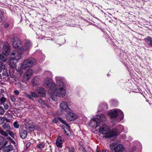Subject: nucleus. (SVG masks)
Wrapping results in <instances>:
<instances>
[{"instance_id": "nucleus-1", "label": "nucleus", "mask_w": 152, "mask_h": 152, "mask_svg": "<svg viewBox=\"0 0 152 152\" xmlns=\"http://www.w3.org/2000/svg\"><path fill=\"white\" fill-rule=\"evenodd\" d=\"M98 128V131L99 133L103 134L104 137L107 138L110 137L117 135L118 132L117 130L114 129L111 131L109 130V127L105 124H102Z\"/></svg>"}, {"instance_id": "nucleus-2", "label": "nucleus", "mask_w": 152, "mask_h": 152, "mask_svg": "<svg viewBox=\"0 0 152 152\" xmlns=\"http://www.w3.org/2000/svg\"><path fill=\"white\" fill-rule=\"evenodd\" d=\"M52 99L54 101H56L57 97L63 98L66 94V91L64 87V84L61 83L59 85L56 86L54 90L51 92Z\"/></svg>"}, {"instance_id": "nucleus-3", "label": "nucleus", "mask_w": 152, "mask_h": 152, "mask_svg": "<svg viewBox=\"0 0 152 152\" xmlns=\"http://www.w3.org/2000/svg\"><path fill=\"white\" fill-rule=\"evenodd\" d=\"M106 118L103 114L97 115L96 118H93L90 122L89 125L92 127H95L96 131H98V128L100 125L99 121L104 122L106 121Z\"/></svg>"}, {"instance_id": "nucleus-4", "label": "nucleus", "mask_w": 152, "mask_h": 152, "mask_svg": "<svg viewBox=\"0 0 152 152\" xmlns=\"http://www.w3.org/2000/svg\"><path fill=\"white\" fill-rule=\"evenodd\" d=\"M16 70L20 74L21 81L25 83H26L28 81L31 77L34 72L32 70L29 69L26 71L23 75H22L21 74L23 73V71L21 68H18Z\"/></svg>"}, {"instance_id": "nucleus-5", "label": "nucleus", "mask_w": 152, "mask_h": 152, "mask_svg": "<svg viewBox=\"0 0 152 152\" xmlns=\"http://www.w3.org/2000/svg\"><path fill=\"white\" fill-rule=\"evenodd\" d=\"M36 64V62L34 59L32 58H29L23 61L21 67L23 69H27L32 67Z\"/></svg>"}, {"instance_id": "nucleus-6", "label": "nucleus", "mask_w": 152, "mask_h": 152, "mask_svg": "<svg viewBox=\"0 0 152 152\" xmlns=\"http://www.w3.org/2000/svg\"><path fill=\"white\" fill-rule=\"evenodd\" d=\"M109 114L111 118H115L117 117L118 115H120V121L122 120L124 117L123 113L119 109L112 110L109 113Z\"/></svg>"}, {"instance_id": "nucleus-7", "label": "nucleus", "mask_w": 152, "mask_h": 152, "mask_svg": "<svg viewBox=\"0 0 152 152\" xmlns=\"http://www.w3.org/2000/svg\"><path fill=\"white\" fill-rule=\"evenodd\" d=\"M12 45L15 48L20 50L21 49L22 46V42L18 37H14L12 39Z\"/></svg>"}, {"instance_id": "nucleus-8", "label": "nucleus", "mask_w": 152, "mask_h": 152, "mask_svg": "<svg viewBox=\"0 0 152 152\" xmlns=\"http://www.w3.org/2000/svg\"><path fill=\"white\" fill-rule=\"evenodd\" d=\"M60 108L61 111L64 112L65 114L71 111V109L69 107L67 103L64 101H62L60 103Z\"/></svg>"}, {"instance_id": "nucleus-9", "label": "nucleus", "mask_w": 152, "mask_h": 152, "mask_svg": "<svg viewBox=\"0 0 152 152\" xmlns=\"http://www.w3.org/2000/svg\"><path fill=\"white\" fill-rule=\"evenodd\" d=\"M67 120L69 121H74L78 118V116L75 113L71 112V111L65 114Z\"/></svg>"}, {"instance_id": "nucleus-10", "label": "nucleus", "mask_w": 152, "mask_h": 152, "mask_svg": "<svg viewBox=\"0 0 152 152\" xmlns=\"http://www.w3.org/2000/svg\"><path fill=\"white\" fill-rule=\"evenodd\" d=\"M21 53L15 50L12 51L10 55V58H12L17 61L20 60L21 58Z\"/></svg>"}, {"instance_id": "nucleus-11", "label": "nucleus", "mask_w": 152, "mask_h": 152, "mask_svg": "<svg viewBox=\"0 0 152 152\" xmlns=\"http://www.w3.org/2000/svg\"><path fill=\"white\" fill-rule=\"evenodd\" d=\"M43 85L45 87L51 89L53 86L54 85L52 80L48 78H46L44 79Z\"/></svg>"}, {"instance_id": "nucleus-12", "label": "nucleus", "mask_w": 152, "mask_h": 152, "mask_svg": "<svg viewBox=\"0 0 152 152\" xmlns=\"http://www.w3.org/2000/svg\"><path fill=\"white\" fill-rule=\"evenodd\" d=\"M32 46V43L29 40H27L24 43L23 45L21 47V51H26L30 49Z\"/></svg>"}, {"instance_id": "nucleus-13", "label": "nucleus", "mask_w": 152, "mask_h": 152, "mask_svg": "<svg viewBox=\"0 0 152 152\" xmlns=\"http://www.w3.org/2000/svg\"><path fill=\"white\" fill-rule=\"evenodd\" d=\"M2 49V54L8 56L10 52L9 44L8 43H5L3 46Z\"/></svg>"}, {"instance_id": "nucleus-14", "label": "nucleus", "mask_w": 152, "mask_h": 152, "mask_svg": "<svg viewBox=\"0 0 152 152\" xmlns=\"http://www.w3.org/2000/svg\"><path fill=\"white\" fill-rule=\"evenodd\" d=\"M125 149L123 145L119 144L114 147L113 150L115 152H123Z\"/></svg>"}, {"instance_id": "nucleus-15", "label": "nucleus", "mask_w": 152, "mask_h": 152, "mask_svg": "<svg viewBox=\"0 0 152 152\" xmlns=\"http://www.w3.org/2000/svg\"><path fill=\"white\" fill-rule=\"evenodd\" d=\"M24 94L26 97L30 99L33 100V97L37 98L38 97L37 95L35 92H31V95L24 92Z\"/></svg>"}, {"instance_id": "nucleus-16", "label": "nucleus", "mask_w": 152, "mask_h": 152, "mask_svg": "<svg viewBox=\"0 0 152 152\" xmlns=\"http://www.w3.org/2000/svg\"><path fill=\"white\" fill-rule=\"evenodd\" d=\"M35 91L40 96H45V90L43 88H38L35 90Z\"/></svg>"}, {"instance_id": "nucleus-17", "label": "nucleus", "mask_w": 152, "mask_h": 152, "mask_svg": "<svg viewBox=\"0 0 152 152\" xmlns=\"http://www.w3.org/2000/svg\"><path fill=\"white\" fill-rule=\"evenodd\" d=\"M98 108V112H99L102 110L107 109V106L106 103H103L99 104Z\"/></svg>"}, {"instance_id": "nucleus-18", "label": "nucleus", "mask_w": 152, "mask_h": 152, "mask_svg": "<svg viewBox=\"0 0 152 152\" xmlns=\"http://www.w3.org/2000/svg\"><path fill=\"white\" fill-rule=\"evenodd\" d=\"M15 60L10 58L9 60V65L13 69L16 67V62H15Z\"/></svg>"}, {"instance_id": "nucleus-19", "label": "nucleus", "mask_w": 152, "mask_h": 152, "mask_svg": "<svg viewBox=\"0 0 152 152\" xmlns=\"http://www.w3.org/2000/svg\"><path fill=\"white\" fill-rule=\"evenodd\" d=\"M27 131L23 129H21L20 131V135L22 138H25L27 136Z\"/></svg>"}, {"instance_id": "nucleus-20", "label": "nucleus", "mask_w": 152, "mask_h": 152, "mask_svg": "<svg viewBox=\"0 0 152 152\" xmlns=\"http://www.w3.org/2000/svg\"><path fill=\"white\" fill-rule=\"evenodd\" d=\"M55 79L57 83L56 86H57L58 85H60V84H61V83H63V80H64V79L63 77H56Z\"/></svg>"}, {"instance_id": "nucleus-21", "label": "nucleus", "mask_w": 152, "mask_h": 152, "mask_svg": "<svg viewBox=\"0 0 152 152\" xmlns=\"http://www.w3.org/2000/svg\"><path fill=\"white\" fill-rule=\"evenodd\" d=\"M56 143L58 147H61L62 144L61 139L60 137H58L56 142Z\"/></svg>"}, {"instance_id": "nucleus-22", "label": "nucleus", "mask_w": 152, "mask_h": 152, "mask_svg": "<svg viewBox=\"0 0 152 152\" xmlns=\"http://www.w3.org/2000/svg\"><path fill=\"white\" fill-rule=\"evenodd\" d=\"M146 43L149 44L151 46H152V38L150 37H148L144 39Z\"/></svg>"}, {"instance_id": "nucleus-23", "label": "nucleus", "mask_w": 152, "mask_h": 152, "mask_svg": "<svg viewBox=\"0 0 152 152\" xmlns=\"http://www.w3.org/2000/svg\"><path fill=\"white\" fill-rule=\"evenodd\" d=\"M13 149L12 146L9 145L4 147V152H9Z\"/></svg>"}, {"instance_id": "nucleus-24", "label": "nucleus", "mask_w": 152, "mask_h": 152, "mask_svg": "<svg viewBox=\"0 0 152 152\" xmlns=\"http://www.w3.org/2000/svg\"><path fill=\"white\" fill-rule=\"evenodd\" d=\"M0 60H1V62H4L7 60V56L6 55H4V54L2 55L0 54Z\"/></svg>"}, {"instance_id": "nucleus-25", "label": "nucleus", "mask_w": 152, "mask_h": 152, "mask_svg": "<svg viewBox=\"0 0 152 152\" xmlns=\"http://www.w3.org/2000/svg\"><path fill=\"white\" fill-rule=\"evenodd\" d=\"M2 126L4 129L6 130L7 131V130H9L10 129V126L7 123L4 124Z\"/></svg>"}, {"instance_id": "nucleus-26", "label": "nucleus", "mask_w": 152, "mask_h": 152, "mask_svg": "<svg viewBox=\"0 0 152 152\" xmlns=\"http://www.w3.org/2000/svg\"><path fill=\"white\" fill-rule=\"evenodd\" d=\"M45 145V143L44 142H42L41 143L37 144L36 146V147L37 148L41 149L44 148Z\"/></svg>"}, {"instance_id": "nucleus-27", "label": "nucleus", "mask_w": 152, "mask_h": 152, "mask_svg": "<svg viewBox=\"0 0 152 152\" xmlns=\"http://www.w3.org/2000/svg\"><path fill=\"white\" fill-rule=\"evenodd\" d=\"M66 149V150H68L69 152H75V150L72 147H67Z\"/></svg>"}, {"instance_id": "nucleus-28", "label": "nucleus", "mask_w": 152, "mask_h": 152, "mask_svg": "<svg viewBox=\"0 0 152 152\" xmlns=\"http://www.w3.org/2000/svg\"><path fill=\"white\" fill-rule=\"evenodd\" d=\"M2 69H5V66L2 62L0 63V72H1Z\"/></svg>"}, {"instance_id": "nucleus-29", "label": "nucleus", "mask_w": 152, "mask_h": 152, "mask_svg": "<svg viewBox=\"0 0 152 152\" xmlns=\"http://www.w3.org/2000/svg\"><path fill=\"white\" fill-rule=\"evenodd\" d=\"M7 100V99L4 98V97H1L0 99V104H4V102H5Z\"/></svg>"}, {"instance_id": "nucleus-30", "label": "nucleus", "mask_w": 152, "mask_h": 152, "mask_svg": "<svg viewBox=\"0 0 152 152\" xmlns=\"http://www.w3.org/2000/svg\"><path fill=\"white\" fill-rule=\"evenodd\" d=\"M58 119L59 120V121H60L61 122L64 124L66 125V126L68 127V125L66 124V121L65 120L62 119V118L60 117H58Z\"/></svg>"}, {"instance_id": "nucleus-31", "label": "nucleus", "mask_w": 152, "mask_h": 152, "mask_svg": "<svg viewBox=\"0 0 152 152\" xmlns=\"http://www.w3.org/2000/svg\"><path fill=\"white\" fill-rule=\"evenodd\" d=\"M0 133L1 134L4 135L5 137L7 136L8 135V134L5 132L2 129H0Z\"/></svg>"}, {"instance_id": "nucleus-32", "label": "nucleus", "mask_w": 152, "mask_h": 152, "mask_svg": "<svg viewBox=\"0 0 152 152\" xmlns=\"http://www.w3.org/2000/svg\"><path fill=\"white\" fill-rule=\"evenodd\" d=\"M5 112V110L4 108L1 107L0 106V114L1 115H4Z\"/></svg>"}, {"instance_id": "nucleus-33", "label": "nucleus", "mask_w": 152, "mask_h": 152, "mask_svg": "<svg viewBox=\"0 0 152 152\" xmlns=\"http://www.w3.org/2000/svg\"><path fill=\"white\" fill-rule=\"evenodd\" d=\"M9 134L12 138H14L15 137V135L13 132L10 130H7Z\"/></svg>"}, {"instance_id": "nucleus-34", "label": "nucleus", "mask_w": 152, "mask_h": 152, "mask_svg": "<svg viewBox=\"0 0 152 152\" xmlns=\"http://www.w3.org/2000/svg\"><path fill=\"white\" fill-rule=\"evenodd\" d=\"M7 139L8 140H9V141H10V142L14 144L15 143V142L14 140L10 137H7Z\"/></svg>"}, {"instance_id": "nucleus-35", "label": "nucleus", "mask_w": 152, "mask_h": 152, "mask_svg": "<svg viewBox=\"0 0 152 152\" xmlns=\"http://www.w3.org/2000/svg\"><path fill=\"white\" fill-rule=\"evenodd\" d=\"M13 125L14 127L16 128H18L19 127V125L17 122H15L14 123Z\"/></svg>"}, {"instance_id": "nucleus-36", "label": "nucleus", "mask_w": 152, "mask_h": 152, "mask_svg": "<svg viewBox=\"0 0 152 152\" xmlns=\"http://www.w3.org/2000/svg\"><path fill=\"white\" fill-rule=\"evenodd\" d=\"M4 119L2 117H0V125L4 123Z\"/></svg>"}, {"instance_id": "nucleus-37", "label": "nucleus", "mask_w": 152, "mask_h": 152, "mask_svg": "<svg viewBox=\"0 0 152 152\" xmlns=\"http://www.w3.org/2000/svg\"><path fill=\"white\" fill-rule=\"evenodd\" d=\"M5 110H7L9 108V105L6 103L3 104Z\"/></svg>"}, {"instance_id": "nucleus-38", "label": "nucleus", "mask_w": 152, "mask_h": 152, "mask_svg": "<svg viewBox=\"0 0 152 152\" xmlns=\"http://www.w3.org/2000/svg\"><path fill=\"white\" fill-rule=\"evenodd\" d=\"M38 102L41 104H44L45 103L41 99H39L38 100Z\"/></svg>"}, {"instance_id": "nucleus-39", "label": "nucleus", "mask_w": 152, "mask_h": 152, "mask_svg": "<svg viewBox=\"0 0 152 152\" xmlns=\"http://www.w3.org/2000/svg\"><path fill=\"white\" fill-rule=\"evenodd\" d=\"M15 84L16 86L18 87H20L22 86V84L20 82L15 83Z\"/></svg>"}, {"instance_id": "nucleus-40", "label": "nucleus", "mask_w": 152, "mask_h": 152, "mask_svg": "<svg viewBox=\"0 0 152 152\" xmlns=\"http://www.w3.org/2000/svg\"><path fill=\"white\" fill-rule=\"evenodd\" d=\"M2 18H3L2 13L1 12H0V23L2 21Z\"/></svg>"}, {"instance_id": "nucleus-41", "label": "nucleus", "mask_w": 152, "mask_h": 152, "mask_svg": "<svg viewBox=\"0 0 152 152\" xmlns=\"http://www.w3.org/2000/svg\"><path fill=\"white\" fill-rule=\"evenodd\" d=\"M10 99L13 102H15L16 100L15 98H14V96H11V97Z\"/></svg>"}, {"instance_id": "nucleus-42", "label": "nucleus", "mask_w": 152, "mask_h": 152, "mask_svg": "<svg viewBox=\"0 0 152 152\" xmlns=\"http://www.w3.org/2000/svg\"><path fill=\"white\" fill-rule=\"evenodd\" d=\"M58 121V118H56L53 120V122L54 123H57Z\"/></svg>"}, {"instance_id": "nucleus-43", "label": "nucleus", "mask_w": 152, "mask_h": 152, "mask_svg": "<svg viewBox=\"0 0 152 152\" xmlns=\"http://www.w3.org/2000/svg\"><path fill=\"white\" fill-rule=\"evenodd\" d=\"M31 144V143L30 142H28V143H27L26 145V147L27 149L30 146Z\"/></svg>"}, {"instance_id": "nucleus-44", "label": "nucleus", "mask_w": 152, "mask_h": 152, "mask_svg": "<svg viewBox=\"0 0 152 152\" xmlns=\"http://www.w3.org/2000/svg\"><path fill=\"white\" fill-rule=\"evenodd\" d=\"M19 91L17 90L15 91H14V94L16 95H18L19 94Z\"/></svg>"}, {"instance_id": "nucleus-45", "label": "nucleus", "mask_w": 152, "mask_h": 152, "mask_svg": "<svg viewBox=\"0 0 152 152\" xmlns=\"http://www.w3.org/2000/svg\"><path fill=\"white\" fill-rule=\"evenodd\" d=\"M4 140V139L2 136H0V143H1Z\"/></svg>"}, {"instance_id": "nucleus-46", "label": "nucleus", "mask_w": 152, "mask_h": 152, "mask_svg": "<svg viewBox=\"0 0 152 152\" xmlns=\"http://www.w3.org/2000/svg\"><path fill=\"white\" fill-rule=\"evenodd\" d=\"M34 128V126H29V129H33Z\"/></svg>"}, {"instance_id": "nucleus-47", "label": "nucleus", "mask_w": 152, "mask_h": 152, "mask_svg": "<svg viewBox=\"0 0 152 152\" xmlns=\"http://www.w3.org/2000/svg\"><path fill=\"white\" fill-rule=\"evenodd\" d=\"M9 25L7 23H5L4 24V26L5 27H7Z\"/></svg>"}, {"instance_id": "nucleus-48", "label": "nucleus", "mask_w": 152, "mask_h": 152, "mask_svg": "<svg viewBox=\"0 0 152 152\" xmlns=\"http://www.w3.org/2000/svg\"><path fill=\"white\" fill-rule=\"evenodd\" d=\"M82 151L83 152H86L85 149L84 148H83Z\"/></svg>"}, {"instance_id": "nucleus-49", "label": "nucleus", "mask_w": 152, "mask_h": 152, "mask_svg": "<svg viewBox=\"0 0 152 152\" xmlns=\"http://www.w3.org/2000/svg\"><path fill=\"white\" fill-rule=\"evenodd\" d=\"M5 120L7 122H10V120L7 119H5Z\"/></svg>"}, {"instance_id": "nucleus-50", "label": "nucleus", "mask_w": 152, "mask_h": 152, "mask_svg": "<svg viewBox=\"0 0 152 152\" xmlns=\"http://www.w3.org/2000/svg\"><path fill=\"white\" fill-rule=\"evenodd\" d=\"M136 147H134L133 148V149L134 150H135L136 149Z\"/></svg>"}, {"instance_id": "nucleus-51", "label": "nucleus", "mask_w": 152, "mask_h": 152, "mask_svg": "<svg viewBox=\"0 0 152 152\" xmlns=\"http://www.w3.org/2000/svg\"><path fill=\"white\" fill-rule=\"evenodd\" d=\"M24 152V151H23V152Z\"/></svg>"}]
</instances>
